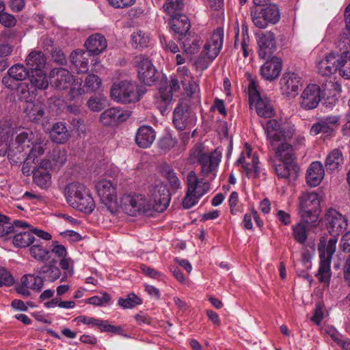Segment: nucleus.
<instances>
[{
    "label": "nucleus",
    "instance_id": "obj_1",
    "mask_svg": "<svg viewBox=\"0 0 350 350\" xmlns=\"http://www.w3.org/2000/svg\"><path fill=\"white\" fill-rule=\"evenodd\" d=\"M326 227L332 237L326 241L321 238L318 245L320 265L316 276L321 282H327L331 278V262L333 254L336 252L338 237L347 228L348 222L345 216L336 209L329 208L325 213Z\"/></svg>",
    "mask_w": 350,
    "mask_h": 350
},
{
    "label": "nucleus",
    "instance_id": "obj_2",
    "mask_svg": "<svg viewBox=\"0 0 350 350\" xmlns=\"http://www.w3.org/2000/svg\"><path fill=\"white\" fill-rule=\"evenodd\" d=\"M267 139L273 149L275 150V156L279 161L295 162V152L293 147L287 142L278 143L286 141L295 134V125L291 122L281 123L275 119L269 120L264 126Z\"/></svg>",
    "mask_w": 350,
    "mask_h": 350
},
{
    "label": "nucleus",
    "instance_id": "obj_3",
    "mask_svg": "<svg viewBox=\"0 0 350 350\" xmlns=\"http://www.w3.org/2000/svg\"><path fill=\"white\" fill-rule=\"evenodd\" d=\"M146 92V88L136 82L123 81L113 85L111 96L118 103L128 104L139 101Z\"/></svg>",
    "mask_w": 350,
    "mask_h": 350
},
{
    "label": "nucleus",
    "instance_id": "obj_4",
    "mask_svg": "<svg viewBox=\"0 0 350 350\" xmlns=\"http://www.w3.org/2000/svg\"><path fill=\"white\" fill-rule=\"evenodd\" d=\"M321 199L316 192H304L299 198V215L304 222L315 223L321 211Z\"/></svg>",
    "mask_w": 350,
    "mask_h": 350
},
{
    "label": "nucleus",
    "instance_id": "obj_5",
    "mask_svg": "<svg viewBox=\"0 0 350 350\" xmlns=\"http://www.w3.org/2000/svg\"><path fill=\"white\" fill-rule=\"evenodd\" d=\"M251 16L254 25L265 29L269 23L275 25L280 18V11L275 3H270L263 8H252Z\"/></svg>",
    "mask_w": 350,
    "mask_h": 350
},
{
    "label": "nucleus",
    "instance_id": "obj_6",
    "mask_svg": "<svg viewBox=\"0 0 350 350\" xmlns=\"http://www.w3.org/2000/svg\"><path fill=\"white\" fill-rule=\"evenodd\" d=\"M122 211L131 216L139 212L146 213L152 208V203L144 196L139 193H129L122 196L120 201Z\"/></svg>",
    "mask_w": 350,
    "mask_h": 350
},
{
    "label": "nucleus",
    "instance_id": "obj_7",
    "mask_svg": "<svg viewBox=\"0 0 350 350\" xmlns=\"http://www.w3.org/2000/svg\"><path fill=\"white\" fill-rule=\"evenodd\" d=\"M97 193L107 211L115 214L117 211V185L111 180L102 179L96 185Z\"/></svg>",
    "mask_w": 350,
    "mask_h": 350
},
{
    "label": "nucleus",
    "instance_id": "obj_8",
    "mask_svg": "<svg viewBox=\"0 0 350 350\" xmlns=\"http://www.w3.org/2000/svg\"><path fill=\"white\" fill-rule=\"evenodd\" d=\"M342 44H346L345 40L341 39L336 42V47L339 48L340 51H332L325 55V58L318 63V72L323 77H330L335 74L338 70L339 64L343 57Z\"/></svg>",
    "mask_w": 350,
    "mask_h": 350
},
{
    "label": "nucleus",
    "instance_id": "obj_9",
    "mask_svg": "<svg viewBox=\"0 0 350 350\" xmlns=\"http://www.w3.org/2000/svg\"><path fill=\"white\" fill-rule=\"evenodd\" d=\"M236 163L241 167L242 172L245 173L247 178L259 177L260 168L258 166V157L256 154L252 152L251 147L247 144L245 145V152L241 154Z\"/></svg>",
    "mask_w": 350,
    "mask_h": 350
},
{
    "label": "nucleus",
    "instance_id": "obj_10",
    "mask_svg": "<svg viewBox=\"0 0 350 350\" xmlns=\"http://www.w3.org/2000/svg\"><path fill=\"white\" fill-rule=\"evenodd\" d=\"M221 150L217 148L214 151L201 157L200 165V174L205 178L213 180L217 176V170L221 159Z\"/></svg>",
    "mask_w": 350,
    "mask_h": 350
},
{
    "label": "nucleus",
    "instance_id": "obj_11",
    "mask_svg": "<svg viewBox=\"0 0 350 350\" xmlns=\"http://www.w3.org/2000/svg\"><path fill=\"white\" fill-rule=\"evenodd\" d=\"M139 79L147 85H152L157 79V70L151 60L144 55L135 58Z\"/></svg>",
    "mask_w": 350,
    "mask_h": 350
},
{
    "label": "nucleus",
    "instance_id": "obj_12",
    "mask_svg": "<svg viewBox=\"0 0 350 350\" xmlns=\"http://www.w3.org/2000/svg\"><path fill=\"white\" fill-rule=\"evenodd\" d=\"M151 197L154 202L152 208L157 212L164 211L170 204L171 196L166 185L159 183L151 190Z\"/></svg>",
    "mask_w": 350,
    "mask_h": 350
},
{
    "label": "nucleus",
    "instance_id": "obj_13",
    "mask_svg": "<svg viewBox=\"0 0 350 350\" xmlns=\"http://www.w3.org/2000/svg\"><path fill=\"white\" fill-rule=\"evenodd\" d=\"M321 99V89L318 85H308L301 95L300 106L305 110L317 107Z\"/></svg>",
    "mask_w": 350,
    "mask_h": 350
},
{
    "label": "nucleus",
    "instance_id": "obj_14",
    "mask_svg": "<svg viewBox=\"0 0 350 350\" xmlns=\"http://www.w3.org/2000/svg\"><path fill=\"white\" fill-rule=\"evenodd\" d=\"M129 117V111L116 107L105 110L100 116V120L105 126H116L125 122Z\"/></svg>",
    "mask_w": 350,
    "mask_h": 350
},
{
    "label": "nucleus",
    "instance_id": "obj_15",
    "mask_svg": "<svg viewBox=\"0 0 350 350\" xmlns=\"http://www.w3.org/2000/svg\"><path fill=\"white\" fill-rule=\"evenodd\" d=\"M51 84L57 90H66L75 81L73 75L64 68H55L49 73Z\"/></svg>",
    "mask_w": 350,
    "mask_h": 350
},
{
    "label": "nucleus",
    "instance_id": "obj_16",
    "mask_svg": "<svg viewBox=\"0 0 350 350\" xmlns=\"http://www.w3.org/2000/svg\"><path fill=\"white\" fill-rule=\"evenodd\" d=\"M280 89L283 95L295 97L301 86V77L295 72H286L280 79Z\"/></svg>",
    "mask_w": 350,
    "mask_h": 350
},
{
    "label": "nucleus",
    "instance_id": "obj_17",
    "mask_svg": "<svg viewBox=\"0 0 350 350\" xmlns=\"http://www.w3.org/2000/svg\"><path fill=\"white\" fill-rule=\"evenodd\" d=\"M51 163L48 159L42 160L38 167H33V181L42 189H47L51 183Z\"/></svg>",
    "mask_w": 350,
    "mask_h": 350
},
{
    "label": "nucleus",
    "instance_id": "obj_18",
    "mask_svg": "<svg viewBox=\"0 0 350 350\" xmlns=\"http://www.w3.org/2000/svg\"><path fill=\"white\" fill-rule=\"evenodd\" d=\"M224 42V29L217 28L210 39L204 44V49L206 56L211 60L215 59L220 53Z\"/></svg>",
    "mask_w": 350,
    "mask_h": 350
},
{
    "label": "nucleus",
    "instance_id": "obj_19",
    "mask_svg": "<svg viewBox=\"0 0 350 350\" xmlns=\"http://www.w3.org/2000/svg\"><path fill=\"white\" fill-rule=\"evenodd\" d=\"M258 55L261 59H267L275 53L276 42L273 33L266 31L262 33L258 39Z\"/></svg>",
    "mask_w": 350,
    "mask_h": 350
},
{
    "label": "nucleus",
    "instance_id": "obj_20",
    "mask_svg": "<svg viewBox=\"0 0 350 350\" xmlns=\"http://www.w3.org/2000/svg\"><path fill=\"white\" fill-rule=\"evenodd\" d=\"M194 114L187 104L178 103L173 112V123L179 131H183L191 122Z\"/></svg>",
    "mask_w": 350,
    "mask_h": 350
},
{
    "label": "nucleus",
    "instance_id": "obj_21",
    "mask_svg": "<svg viewBox=\"0 0 350 350\" xmlns=\"http://www.w3.org/2000/svg\"><path fill=\"white\" fill-rule=\"evenodd\" d=\"M338 116H333L325 117L311 126L310 134L313 136L319 133L329 135L333 133L334 127L338 124Z\"/></svg>",
    "mask_w": 350,
    "mask_h": 350
},
{
    "label": "nucleus",
    "instance_id": "obj_22",
    "mask_svg": "<svg viewBox=\"0 0 350 350\" xmlns=\"http://www.w3.org/2000/svg\"><path fill=\"white\" fill-rule=\"evenodd\" d=\"M186 182L187 191L198 196H204L209 189L208 182L204 180V178L200 180L194 171L188 173Z\"/></svg>",
    "mask_w": 350,
    "mask_h": 350
},
{
    "label": "nucleus",
    "instance_id": "obj_23",
    "mask_svg": "<svg viewBox=\"0 0 350 350\" xmlns=\"http://www.w3.org/2000/svg\"><path fill=\"white\" fill-rule=\"evenodd\" d=\"M282 68V63L280 58L272 57L267 60L260 68L262 77L268 81H273L278 77Z\"/></svg>",
    "mask_w": 350,
    "mask_h": 350
},
{
    "label": "nucleus",
    "instance_id": "obj_24",
    "mask_svg": "<svg viewBox=\"0 0 350 350\" xmlns=\"http://www.w3.org/2000/svg\"><path fill=\"white\" fill-rule=\"evenodd\" d=\"M171 29L178 35V39L183 40L187 36H189L191 24L189 18L185 15H180L179 16L172 18L170 23Z\"/></svg>",
    "mask_w": 350,
    "mask_h": 350
},
{
    "label": "nucleus",
    "instance_id": "obj_25",
    "mask_svg": "<svg viewBox=\"0 0 350 350\" xmlns=\"http://www.w3.org/2000/svg\"><path fill=\"white\" fill-rule=\"evenodd\" d=\"M155 136V131L151 126L144 125L138 129L135 140L139 147L147 148L153 143Z\"/></svg>",
    "mask_w": 350,
    "mask_h": 350
},
{
    "label": "nucleus",
    "instance_id": "obj_26",
    "mask_svg": "<svg viewBox=\"0 0 350 350\" xmlns=\"http://www.w3.org/2000/svg\"><path fill=\"white\" fill-rule=\"evenodd\" d=\"M85 46L90 53L98 55L105 50L107 46V42L104 36L96 33L88 38Z\"/></svg>",
    "mask_w": 350,
    "mask_h": 350
},
{
    "label": "nucleus",
    "instance_id": "obj_27",
    "mask_svg": "<svg viewBox=\"0 0 350 350\" xmlns=\"http://www.w3.org/2000/svg\"><path fill=\"white\" fill-rule=\"evenodd\" d=\"M270 162L272 163L276 174L280 178L295 176L299 170L295 162L280 161L279 163H275L272 160H270Z\"/></svg>",
    "mask_w": 350,
    "mask_h": 350
},
{
    "label": "nucleus",
    "instance_id": "obj_28",
    "mask_svg": "<svg viewBox=\"0 0 350 350\" xmlns=\"http://www.w3.org/2000/svg\"><path fill=\"white\" fill-rule=\"evenodd\" d=\"M325 170L321 162H312L307 171V183L312 187L319 185L324 177Z\"/></svg>",
    "mask_w": 350,
    "mask_h": 350
},
{
    "label": "nucleus",
    "instance_id": "obj_29",
    "mask_svg": "<svg viewBox=\"0 0 350 350\" xmlns=\"http://www.w3.org/2000/svg\"><path fill=\"white\" fill-rule=\"evenodd\" d=\"M70 206L81 212L91 213L94 210L96 204L89 189Z\"/></svg>",
    "mask_w": 350,
    "mask_h": 350
},
{
    "label": "nucleus",
    "instance_id": "obj_30",
    "mask_svg": "<svg viewBox=\"0 0 350 350\" xmlns=\"http://www.w3.org/2000/svg\"><path fill=\"white\" fill-rule=\"evenodd\" d=\"M47 144L48 140L39 133H36V137L31 144V149L27 155V160H32V162H34L36 159L44 153L46 150Z\"/></svg>",
    "mask_w": 350,
    "mask_h": 350
},
{
    "label": "nucleus",
    "instance_id": "obj_31",
    "mask_svg": "<svg viewBox=\"0 0 350 350\" xmlns=\"http://www.w3.org/2000/svg\"><path fill=\"white\" fill-rule=\"evenodd\" d=\"M25 111L31 121L38 123L44 117L45 105L40 101L27 102Z\"/></svg>",
    "mask_w": 350,
    "mask_h": 350
},
{
    "label": "nucleus",
    "instance_id": "obj_32",
    "mask_svg": "<svg viewBox=\"0 0 350 350\" xmlns=\"http://www.w3.org/2000/svg\"><path fill=\"white\" fill-rule=\"evenodd\" d=\"M89 189L82 183L78 182L71 183L66 185L64 189L67 202L70 205L79 197L83 196Z\"/></svg>",
    "mask_w": 350,
    "mask_h": 350
},
{
    "label": "nucleus",
    "instance_id": "obj_33",
    "mask_svg": "<svg viewBox=\"0 0 350 350\" xmlns=\"http://www.w3.org/2000/svg\"><path fill=\"white\" fill-rule=\"evenodd\" d=\"M27 65L32 72L43 70L45 67L46 59L44 53L40 51L31 52L27 59Z\"/></svg>",
    "mask_w": 350,
    "mask_h": 350
},
{
    "label": "nucleus",
    "instance_id": "obj_34",
    "mask_svg": "<svg viewBox=\"0 0 350 350\" xmlns=\"http://www.w3.org/2000/svg\"><path fill=\"white\" fill-rule=\"evenodd\" d=\"M57 260H53L49 264L43 265L38 271L42 279L53 282L60 277L61 271L59 267L56 265Z\"/></svg>",
    "mask_w": 350,
    "mask_h": 350
},
{
    "label": "nucleus",
    "instance_id": "obj_35",
    "mask_svg": "<svg viewBox=\"0 0 350 350\" xmlns=\"http://www.w3.org/2000/svg\"><path fill=\"white\" fill-rule=\"evenodd\" d=\"M50 137L55 143L64 144L70 137L66 124L63 122L54 124L50 131Z\"/></svg>",
    "mask_w": 350,
    "mask_h": 350
},
{
    "label": "nucleus",
    "instance_id": "obj_36",
    "mask_svg": "<svg viewBox=\"0 0 350 350\" xmlns=\"http://www.w3.org/2000/svg\"><path fill=\"white\" fill-rule=\"evenodd\" d=\"M343 157L340 150L335 148L327 156L325 167L327 171L334 172L338 170L343 163Z\"/></svg>",
    "mask_w": 350,
    "mask_h": 350
},
{
    "label": "nucleus",
    "instance_id": "obj_37",
    "mask_svg": "<svg viewBox=\"0 0 350 350\" xmlns=\"http://www.w3.org/2000/svg\"><path fill=\"white\" fill-rule=\"evenodd\" d=\"M183 44V48L185 53L188 54H195L198 52L202 41L196 35L189 34V36L183 38V40H179Z\"/></svg>",
    "mask_w": 350,
    "mask_h": 350
},
{
    "label": "nucleus",
    "instance_id": "obj_38",
    "mask_svg": "<svg viewBox=\"0 0 350 350\" xmlns=\"http://www.w3.org/2000/svg\"><path fill=\"white\" fill-rule=\"evenodd\" d=\"M161 173L168 180L172 189L178 190L180 188V180L171 165L163 163L161 166Z\"/></svg>",
    "mask_w": 350,
    "mask_h": 350
},
{
    "label": "nucleus",
    "instance_id": "obj_39",
    "mask_svg": "<svg viewBox=\"0 0 350 350\" xmlns=\"http://www.w3.org/2000/svg\"><path fill=\"white\" fill-rule=\"evenodd\" d=\"M70 61L78 73H85L88 70V58L85 57V52L73 51L70 54Z\"/></svg>",
    "mask_w": 350,
    "mask_h": 350
},
{
    "label": "nucleus",
    "instance_id": "obj_40",
    "mask_svg": "<svg viewBox=\"0 0 350 350\" xmlns=\"http://www.w3.org/2000/svg\"><path fill=\"white\" fill-rule=\"evenodd\" d=\"M36 133H33L29 129L21 130L16 133L15 137V142L18 144V148H21V150L24 151L25 148H29L32 141L36 138Z\"/></svg>",
    "mask_w": 350,
    "mask_h": 350
},
{
    "label": "nucleus",
    "instance_id": "obj_41",
    "mask_svg": "<svg viewBox=\"0 0 350 350\" xmlns=\"http://www.w3.org/2000/svg\"><path fill=\"white\" fill-rule=\"evenodd\" d=\"M254 103H255L256 111L259 116L269 118L274 116L275 110L268 100L259 96Z\"/></svg>",
    "mask_w": 350,
    "mask_h": 350
},
{
    "label": "nucleus",
    "instance_id": "obj_42",
    "mask_svg": "<svg viewBox=\"0 0 350 350\" xmlns=\"http://www.w3.org/2000/svg\"><path fill=\"white\" fill-rule=\"evenodd\" d=\"M34 241V237L31 231H20L16 232L13 237V245L16 247H26Z\"/></svg>",
    "mask_w": 350,
    "mask_h": 350
},
{
    "label": "nucleus",
    "instance_id": "obj_43",
    "mask_svg": "<svg viewBox=\"0 0 350 350\" xmlns=\"http://www.w3.org/2000/svg\"><path fill=\"white\" fill-rule=\"evenodd\" d=\"M21 283L27 288L36 291H40L44 284L42 277L34 274L23 275L21 278Z\"/></svg>",
    "mask_w": 350,
    "mask_h": 350
},
{
    "label": "nucleus",
    "instance_id": "obj_44",
    "mask_svg": "<svg viewBox=\"0 0 350 350\" xmlns=\"http://www.w3.org/2000/svg\"><path fill=\"white\" fill-rule=\"evenodd\" d=\"M184 7L183 0H167L163 8L172 18L179 16Z\"/></svg>",
    "mask_w": 350,
    "mask_h": 350
},
{
    "label": "nucleus",
    "instance_id": "obj_45",
    "mask_svg": "<svg viewBox=\"0 0 350 350\" xmlns=\"http://www.w3.org/2000/svg\"><path fill=\"white\" fill-rule=\"evenodd\" d=\"M343 57H342L341 62L338 66L339 75L346 79H350V52L347 51L346 44H342Z\"/></svg>",
    "mask_w": 350,
    "mask_h": 350
},
{
    "label": "nucleus",
    "instance_id": "obj_46",
    "mask_svg": "<svg viewBox=\"0 0 350 350\" xmlns=\"http://www.w3.org/2000/svg\"><path fill=\"white\" fill-rule=\"evenodd\" d=\"M30 82L31 86L36 89L45 90L49 86L46 75L43 70L32 72Z\"/></svg>",
    "mask_w": 350,
    "mask_h": 350
},
{
    "label": "nucleus",
    "instance_id": "obj_47",
    "mask_svg": "<svg viewBox=\"0 0 350 350\" xmlns=\"http://www.w3.org/2000/svg\"><path fill=\"white\" fill-rule=\"evenodd\" d=\"M142 303V299L134 293H129L126 297H120L118 301V306L124 309H132Z\"/></svg>",
    "mask_w": 350,
    "mask_h": 350
},
{
    "label": "nucleus",
    "instance_id": "obj_48",
    "mask_svg": "<svg viewBox=\"0 0 350 350\" xmlns=\"http://www.w3.org/2000/svg\"><path fill=\"white\" fill-rule=\"evenodd\" d=\"M293 237L295 240L300 243L304 244L308 239V229L306 226L301 222H299L292 226Z\"/></svg>",
    "mask_w": 350,
    "mask_h": 350
},
{
    "label": "nucleus",
    "instance_id": "obj_49",
    "mask_svg": "<svg viewBox=\"0 0 350 350\" xmlns=\"http://www.w3.org/2000/svg\"><path fill=\"white\" fill-rule=\"evenodd\" d=\"M149 40L150 38L148 35L141 30L134 31L131 35V44L136 49L147 46Z\"/></svg>",
    "mask_w": 350,
    "mask_h": 350
},
{
    "label": "nucleus",
    "instance_id": "obj_50",
    "mask_svg": "<svg viewBox=\"0 0 350 350\" xmlns=\"http://www.w3.org/2000/svg\"><path fill=\"white\" fill-rule=\"evenodd\" d=\"M8 74L16 81H23L29 75V71L22 64H16L9 68Z\"/></svg>",
    "mask_w": 350,
    "mask_h": 350
},
{
    "label": "nucleus",
    "instance_id": "obj_51",
    "mask_svg": "<svg viewBox=\"0 0 350 350\" xmlns=\"http://www.w3.org/2000/svg\"><path fill=\"white\" fill-rule=\"evenodd\" d=\"M30 254L33 258L39 260L44 261L49 258L50 251L44 248L40 244H35L30 249Z\"/></svg>",
    "mask_w": 350,
    "mask_h": 350
},
{
    "label": "nucleus",
    "instance_id": "obj_52",
    "mask_svg": "<svg viewBox=\"0 0 350 350\" xmlns=\"http://www.w3.org/2000/svg\"><path fill=\"white\" fill-rule=\"evenodd\" d=\"M107 102L105 97L92 96L88 101V106L92 111H100L105 107Z\"/></svg>",
    "mask_w": 350,
    "mask_h": 350
},
{
    "label": "nucleus",
    "instance_id": "obj_53",
    "mask_svg": "<svg viewBox=\"0 0 350 350\" xmlns=\"http://www.w3.org/2000/svg\"><path fill=\"white\" fill-rule=\"evenodd\" d=\"M246 75L250 81L248 85L249 100L250 105H252L256 99L259 98L260 95L257 90L258 85L256 80L252 77L250 73H247Z\"/></svg>",
    "mask_w": 350,
    "mask_h": 350
},
{
    "label": "nucleus",
    "instance_id": "obj_54",
    "mask_svg": "<svg viewBox=\"0 0 350 350\" xmlns=\"http://www.w3.org/2000/svg\"><path fill=\"white\" fill-rule=\"evenodd\" d=\"M180 90V84L178 79L176 77H171L170 81V90L165 92L163 90H160V97L163 98L165 101L171 100L172 93L177 92Z\"/></svg>",
    "mask_w": 350,
    "mask_h": 350
},
{
    "label": "nucleus",
    "instance_id": "obj_55",
    "mask_svg": "<svg viewBox=\"0 0 350 350\" xmlns=\"http://www.w3.org/2000/svg\"><path fill=\"white\" fill-rule=\"evenodd\" d=\"M101 85L100 79L96 75H89L86 77L84 87L90 92H96Z\"/></svg>",
    "mask_w": 350,
    "mask_h": 350
},
{
    "label": "nucleus",
    "instance_id": "obj_56",
    "mask_svg": "<svg viewBox=\"0 0 350 350\" xmlns=\"http://www.w3.org/2000/svg\"><path fill=\"white\" fill-rule=\"evenodd\" d=\"M50 158L56 165H63L67 160V154L65 150L54 148L50 154Z\"/></svg>",
    "mask_w": 350,
    "mask_h": 350
},
{
    "label": "nucleus",
    "instance_id": "obj_57",
    "mask_svg": "<svg viewBox=\"0 0 350 350\" xmlns=\"http://www.w3.org/2000/svg\"><path fill=\"white\" fill-rule=\"evenodd\" d=\"M13 51V47L9 44H0V66L5 69L8 67V63L5 58L10 56Z\"/></svg>",
    "mask_w": 350,
    "mask_h": 350
},
{
    "label": "nucleus",
    "instance_id": "obj_58",
    "mask_svg": "<svg viewBox=\"0 0 350 350\" xmlns=\"http://www.w3.org/2000/svg\"><path fill=\"white\" fill-rule=\"evenodd\" d=\"M14 232L12 223L9 222V218L0 214V237Z\"/></svg>",
    "mask_w": 350,
    "mask_h": 350
},
{
    "label": "nucleus",
    "instance_id": "obj_59",
    "mask_svg": "<svg viewBox=\"0 0 350 350\" xmlns=\"http://www.w3.org/2000/svg\"><path fill=\"white\" fill-rule=\"evenodd\" d=\"M176 143L177 141L175 137H173L171 135H165L160 139L159 146L164 151H167L173 148Z\"/></svg>",
    "mask_w": 350,
    "mask_h": 350
},
{
    "label": "nucleus",
    "instance_id": "obj_60",
    "mask_svg": "<svg viewBox=\"0 0 350 350\" xmlns=\"http://www.w3.org/2000/svg\"><path fill=\"white\" fill-rule=\"evenodd\" d=\"M110 300V295L107 293H103L100 296L95 295L89 298L87 303L94 306H102L108 304Z\"/></svg>",
    "mask_w": 350,
    "mask_h": 350
},
{
    "label": "nucleus",
    "instance_id": "obj_61",
    "mask_svg": "<svg viewBox=\"0 0 350 350\" xmlns=\"http://www.w3.org/2000/svg\"><path fill=\"white\" fill-rule=\"evenodd\" d=\"M16 18L11 14L2 12L0 13V24L3 26L10 28L13 27L16 24Z\"/></svg>",
    "mask_w": 350,
    "mask_h": 350
},
{
    "label": "nucleus",
    "instance_id": "obj_62",
    "mask_svg": "<svg viewBox=\"0 0 350 350\" xmlns=\"http://www.w3.org/2000/svg\"><path fill=\"white\" fill-rule=\"evenodd\" d=\"M14 282L12 275L5 269L0 268V287L3 286H10Z\"/></svg>",
    "mask_w": 350,
    "mask_h": 350
},
{
    "label": "nucleus",
    "instance_id": "obj_63",
    "mask_svg": "<svg viewBox=\"0 0 350 350\" xmlns=\"http://www.w3.org/2000/svg\"><path fill=\"white\" fill-rule=\"evenodd\" d=\"M16 96L21 100L27 101L29 98L30 93L28 85L25 83H21L18 85L16 88Z\"/></svg>",
    "mask_w": 350,
    "mask_h": 350
},
{
    "label": "nucleus",
    "instance_id": "obj_64",
    "mask_svg": "<svg viewBox=\"0 0 350 350\" xmlns=\"http://www.w3.org/2000/svg\"><path fill=\"white\" fill-rule=\"evenodd\" d=\"M202 196H198L197 195H194L193 193H189V191H187L186 196L183 201V206L185 208H190L196 204L198 202V200Z\"/></svg>",
    "mask_w": 350,
    "mask_h": 350
}]
</instances>
